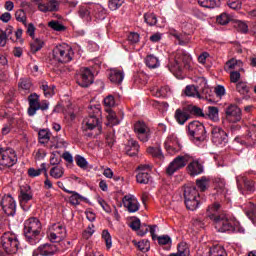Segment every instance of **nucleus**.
<instances>
[{"label": "nucleus", "mask_w": 256, "mask_h": 256, "mask_svg": "<svg viewBox=\"0 0 256 256\" xmlns=\"http://www.w3.org/2000/svg\"><path fill=\"white\" fill-rule=\"evenodd\" d=\"M132 243L135 245V247H138L139 251H143L144 253L149 251L150 244L147 240H142L139 242H137V240H133Z\"/></svg>", "instance_id": "obj_47"}, {"label": "nucleus", "mask_w": 256, "mask_h": 256, "mask_svg": "<svg viewBox=\"0 0 256 256\" xmlns=\"http://www.w3.org/2000/svg\"><path fill=\"white\" fill-rule=\"evenodd\" d=\"M247 217L255 223L256 221V206L252 203H250V209L246 212Z\"/></svg>", "instance_id": "obj_61"}, {"label": "nucleus", "mask_w": 256, "mask_h": 256, "mask_svg": "<svg viewBox=\"0 0 256 256\" xmlns=\"http://www.w3.org/2000/svg\"><path fill=\"white\" fill-rule=\"evenodd\" d=\"M151 91L154 97H167V93H169V87L164 86L162 88H153Z\"/></svg>", "instance_id": "obj_46"}, {"label": "nucleus", "mask_w": 256, "mask_h": 256, "mask_svg": "<svg viewBox=\"0 0 256 256\" xmlns=\"http://www.w3.org/2000/svg\"><path fill=\"white\" fill-rule=\"evenodd\" d=\"M130 149L127 150V155L135 157L139 153V142L135 140H129Z\"/></svg>", "instance_id": "obj_40"}, {"label": "nucleus", "mask_w": 256, "mask_h": 256, "mask_svg": "<svg viewBox=\"0 0 256 256\" xmlns=\"http://www.w3.org/2000/svg\"><path fill=\"white\" fill-rule=\"evenodd\" d=\"M44 171L45 177H49V174H47V164L42 163L39 169L35 168H29L28 169V175L29 177H39L41 173Z\"/></svg>", "instance_id": "obj_31"}, {"label": "nucleus", "mask_w": 256, "mask_h": 256, "mask_svg": "<svg viewBox=\"0 0 256 256\" xmlns=\"http://www.w3.org/2000/svg\"><path fill=\"white\" fill-rule=\"evenodd\" d=\"M123 3H125V0H108V7L110 11H117L123 6Z\"/></svg>", "instance_id": "obj_49"}, {"label": "nucleus", "mask_w": 256, "mask_h": 256, "mask_svg": "<svg viewBox=\"0 0 256 256\" xmlns=\"http://www.w3.org/2000/svg\"><path fill=\"white\" fill-rule=\"evenodd\" d=\"M15 19L19 23H22L25 27H27V13L25 10L19 9L15 12Z\"/></svg>", "instance_id": "obj_44"}, {"label": "nucleus", "mask_w": 256, "mask_h": 256, "mask_svg": "<svg viewBox=\"0 0 256 256\" xmlns=\"http://www.w3.org/2000/svg\"><path fill=\"white\" fill-rule=\"evenodd\" d=\"M187 169L191 177H196V175H201V173H203L204 171L203 164H201L198 160H193L188 165Z\"/></svg>", "instance_id": "obj_25"}, {"label": "nucleus", "mask_w": 256, "mask_h": 256, "mask_svg": "<svg viewBox=\"0 0 256 256\" xmlns=\"http://www.w3.org/2000/svg\"><path fill=\"white\" fill-rule=\"evenodd\" d=\"M67 235V229L61 223L53 224L48 234V239L51 243H59L63 241Z\"/></svg>", "instance_id": "obj_11"}, {"label": "nucleus", "mask_w": 256, "mask_h": 256, "mask_svg": "<svg viewBox=\"0 0 256 256\" xmlns=\"http://www.w3.org/2000/svg\"><path fill=\"white\" fill-rule=\"evenodd\" d=\"M144 21L150 25V27H153V25H157V16L154 13H146L144 15Z\"/></svg>", "instance_id": "obj_51"}, {"label": "nucleus", "mask_w": 256, "mask_h": 256, "mask_svg": "<svg viewBox=\"0 0 256 256\" xmlns=\"http://www.w3.org/2000/svg\"><path fill=\"white\" fill-rule=\"evenodd\" d=\"M198 4L201 7H205L206 9H215V7H219L221 5L220 0H198Z\"/></svg>", "instance_id": "obj_35"}, {"label": "nucleus", "mask_w": 256, "mask_h": 256, "mask_svg": "<svg viewBox=\"0 0 256 256\" xmlns=\"http://www.w3.org/2000/svg\"><path fill=\"white\" fill-rule=\"evenodd\" d=\"M138 171L140 172L136 175L137 183L147 185L151 181V165L141 164L138 166Z\"/></svg>", "instance_id": "obj_17"}, {"label": "nucleus", "mask_w": 256, "mask_h": 256, "mask_svg": "<svg viewBox=\"0 0 256 256\" xmlns=\"http://www.w3.org/2000/svg\"><path fill=\"white\" fill-rule=\"evenodd\" d=\"M94 13H95L96 19H105L107 15L106 10H104V8H102L101 5L94 6Z\"/></svg>", "instance_id": "obj_55"}, {"label": "nucleus", "mask_w": 256, "mask_h": 256, "mask_svg": "<svg viewBox=\"0 0 256 256\" xmlns=\"http://www.w3.org/2000/svg\"><path fill=\"white\" fill-rule=\"evenodd\" d=\"M21 123H23V119L11 117L8 119V124L4 125L2 128V135H9L11 133V129L17 127L21 128Z\"/></svg>", "instance_id": "obj_24"}, {"label": "nucleus", "mask_w": 256, "mask_h": 256, "mask_svg": "<svg viewBox=\"0 0 256 256\" xmlns=\"http://www.w3.org/2000/svg\"><path fill=\"white\" fill-rule=\"evenodd\" d=\"M189 255H190V251H189V247H187V244L180 243L178 245L177 253H172L169 256H189Z\"/></svg>", "instance_id": "obj_41"}, {"label": "nucleus", "mask_w": 256, "mask_h": 256, "mask_svg": "<svg viewBox=\"0 0 256 256\" xmlns=\"http://www.w3.org/2000/svg\"><path fill=\"white\" fill-rule=\"evenodd\" d=\"M122 203L129 213H137V211H139V201H137V198L133 195L124 196Z\"/></svg>", "instance_id": "obj_20"}, {"label": "nucleus", "mask_w": 256, "mask_h": 256, "mask_svg": "<svg viewBox=\"0 0 256 256\" xmlns=\"http://www.w3.org/2000/svg\"><path fill=\"white\" fill-rule=\"evenodd\" d=\"M221 204L215 202L208 207L206 215L213 221V225L218 233H237L239 231V222H234L227 218L225 214H219Z\"/></svg>", "instance_id": "obj_1"}, {"label": "nucleus", "mask_w": 256, "mask_h": 256, "mask_svg": "<svg viewBox=\"0 0 256 256\" xmlns=\"http://www.w3.org/2000/svg\"><path fill=\"white\" fill-rule=\"evenodd\" d=\"M134 132L142 143H147L151 138V129L143 121H138L134 124Z\"/></svg>", "instance_id": "obj_13"}, {"label": "nucleus", "mask_w": 256, "mask_h": 256, "mask_svg": "<svg viewBox=\"0 0 256 256\" xmlns=\"http://www.w3.org/2000/svg\"><path fill=\"white\" fill-rule=\"evenodd\" d=\"M212 143H214V145L227 143V133L219 126L212 128Z\"/></svg>", "instance_id": "obj_19"}, {"label": "nucleus", "mask_w": 256, "mask_h": 256, "mask_svg": "<svg viewBox=\"0 0 256 256\" xmlns=\"http://www.w3.org/2000/svg\"><path fill=\"white\" fill-rule=\"evenodd\" d=\"M108 78L114 85H121V83H123V79H125V72L118 68H111L108 71Z\"/></svg>", "instance_id": "obj_21"}, {"label": "nucleus", "mask_w": 256, "mask_h": 256, "mask_svg": "<svg viewBox=\"0 0 256 256\" xmlns=\"http://www.w3.org/2000/svg\"><path fill=\"white\" fill-rule=\"evenodd\" d=\"M191 161L189 154L177 156L166 168V174L169 176L174 175L180 169H183L187 163Z\"/></svg>", "instance_id": "obj_9"}, {"label": "nucleus", "mask_w": 256, "mask_h": 256, "mask_svg": "<svg viewBox=\"0 0 256 256\" xmlns=\"http://www.w3.org/2000/svg\"><path fill=\"white\" fill-rule=\"evenodd\" d=\"M181 147V142H179V138H177L175 134L169 135L164 142V148L166 149L167 153H169V155H175V153H179Z\"/></svg>", "instance_id": "obj_14"}, {"label": "nucleus", "mask_w": 256, "mask_h": 256, "mask_svg": "<svg viewBox=\"0 0 256 256\" xmlns=\"http://www.w3.org/2000/svg\"><path fill=\"white\" fill-rule=\"evenodd\" d=\"M20 91H24V93H31V88L33 87V83L29 78H22L18 84Z\"/></svg>", "instance_id": "obj_32"}, {"label": "nucleus", "mask_w": 256, "mask_h": 256, "mask_svg": "<svg viewBox=\"0 0 256 256\" xmlns=\"http://www.w3.org/2000/svg\"><path fill=\"white\" fill-rule=\"evenodd\" d=\"M88 109L90 117L83 120V129L84 131H93V129H97L95 135H101V132L103 131L101 124H99L101 109L93 106H90Z\"/></svg>", "instance_id": "obj_5"}, {"label": "nucleus", "mask_w": 256, "mask_h": 256, "mask_svg": "<svg viewBox=\"0 0 256 256\" xmlns=\"http://www.w3.org/2000/svg\"><path fill=\"white\" fill-rule=\"evenodd\" d=\"M234 27L237 29V31H239V33H247L249 31V26L247 23L241 20H237L234 24Z\"/></svg>", "instance_id": "obj_53"}, {"label": "nucleus", "mask_w": 256, "mask_h": 256, "mask_svg": "<svg viewBox=\"0 0 256 256\" xmlns=\"http://www.w3.org/2000/svg\"><path fill=\"white\" fill-rule=\"evenodd\" d=\"M78 15L80 19H83L89 23V21H91V7H89L87 4L79 6Z\"/></svg>", "instance_id": "obj_28"}, {"label": "nucleus", "mask_w": 256, "mask_h": 256, "mask_svg": "<svg viewBox=\"0 0 256 256\" xmlns=\"http://www.w3.org/2000/svg\"><path fill=\"white\" fill-rule=\"evenodd\" d=\"M39 143L45 145V143H49L51 139V133L47 129H42L38 132Z\"/></svg>", "instance_id": "obj_39"}, {"label": "nucleus", "mask_w": 256, "mask_h": 256, "mask_svg": "<svg viewBox=\"0 0 256 256\" xmlns=\"http://www.w3.org/2000/svg\"><path fill=\"white\" fill-rule=\"evenodd\" d=\"M168 67L173 75L179 77L183 69H191V56L183 50H178L174 56V62L170 63Z\"/></svg>", "instance_id": "obj_3"}, {"label": "nucleus", "mask_w": 256, "mask_h": 256, "mask_svg": "<svg viewBox=\"0 0 256 256\" xmlns=\"http://www.w3.org/2000/svg\"><path fill=\"white\" fill-rule=\"evenodd\" d=\"M76 83L80 87H89L93 83V73L89 68H82L76 76Z\"/></svg>", "instance_id": "obj_16"}, {"label": "nucleus", "mask_w": 256, "mask_h": 256, "mask_svg": "<svg viewBox=\"0 0 256 256\" xmlns=\"http://www.w3.org/2000/svg\"><path fill=\"white\" fill-rule=\"evenodd\" d=\"M40 89H42L44 96L47 97L48 99L50 97H53V95H55V86L49 85L47 82H43L42 85L40 86Z\"/></svg>", "instance_id": "obj_36"}, {"label": "nucleus", "mask_w": 256, "mask_h": 256, "mask_svg": "<svg viewBox=\"0 0 256 256\" xmlns=\"http://www.w3.org/2000/svg\"><path fill=\"white\" fill-rule=\"evenodd\" d=\"M75 161H76V165L80 167V169H86L87 160L84 157L77 155L75 158Z\"/></svg>", "instance_id": "obj_64"}, {"label": "nucleus", "mask_w": 256, "mask_h": 256, "mask_svg": "<svg viewBox=\"0 0 256 256\" xmlns=\"http://www.w3.org/2000/svg\"><path fill=\"white\" fill-rule=\"evenodd\" d=\"M37 251L41 256H53L55 255V253H57V251H59V248L57 247V245L53 243H50V244L46 243V244L40 245Z\"/></svg>", "instance_id": "obj_22"}, {"label": "nucleus", "mask_w": 256, "mask_h": 256, "mask_svg": "<svg viewBox=\"0 0 256 256\" xmlns=\"http://www.w3.org/2000/svg\"><path fill=\"white\" fill-rule=\"evenodd\" d=\"M43 226L37 217H30L24 222V237L30 245H37L41 241V231Z\"/></svg>", "instance_id": "obj_2"}, {"label": "nucleus", "mask_w": 256, "mask_h": 256, "mask_svg": "<svg viewBox=\"0 0 256 256\" xmlns=\"http://www.w3.org/2000/svg\"><path fill=\"white\" fill-rule=\"evenodd\" d=\"M238 65H239V61L232 58L226 62L224 69H225V71H233V70L237 69Z\"/></svg>", "instance_id": "obj_59"}, {"label": "nucleus", "mask_w": 256, "mask_h": 256, "mask_svg": "<svg viewBox=\"0 0 256 256\" xmlns=\"http://www.w3.org/2000/svg\"><path fill=\"white\" fill-rule=\"evenodd\" d=\"M33 199V194L27 190L26 192L21 190L20 192V203L23 205V203H28V201H31Z\"/></svg>", "instance_id": "obj_57"}, {"label": "nucleus", "mask_w": 256, "mask_h": 256, "mask_svg": "<svg viewBox=\"0 0 256 256\" xmlns=\"http://www.w3.org/2000/svg\"><path fill=\"white\" fill-rule=\"evenodd\" d=\"M48 27H50V29H53V31H58V32L67 31V27H65V25L61 24L57 20L50 21L48 23Z\"/></svg>", "instance_id": "obj_45"}, {"label": "nucleus", "mask_w": 256, "mask_h": 256, "mask_svg": "<svg viewBox=\"0 0 256 256\" xmlns=\"http://www.w3.org/2000/svg\"><path fill=\"white\" fill-rule=\"evenodd\" d=\"M209 256H225V250L220 246H216L210 249Z\"/></svg>", "instance_id": "obj_62"}, {"label": "nucleus", "mask_w": 256, "mask_h": 256, "mask_svg": "<svg viewBox=\"0 0 256 256\" xmlns=\"http://www.w3.org/2000/svg\"><path fill=\"white\" fill-rule=\"evenodd\" d=\"M17 164V153L13 148H4L0 150V165L2 167H13Z\"/></svg>", "instance_id": "obj_10"}, {"label": "nucleus", "mask_w": 256, "mask_h": 256, "mask_svg": "<svg viewBox=\"0 0 256 256\" xmlns=\"http://www.w3.org/2000/svg\"><path fill=\"white\" fill-rule=\"evenodd\" d=\"M185 95H187V97H201L199 90H197V87L194 85L186 86Z\"/></svg>", "instance_id": "obj_48"}, {"label": "nucleus", "mask_w": 256, "mask_h": 256, "mask_svg": "<svg viewBox=\"0 0 256 256\" xmlns=\"http://www.w3.org/2000/svg\"><path fill=\"white\" fill-rule=\"evenodd\" d=\"M0 205L5 215L8 217H13V215H15L16 204L11 195H4L1 199Z\"/></svg>", "instance_id": "obj_15"}, {"label": "nucleus", "mask_w": 256, "mask_h": 256, "mask_svg": "<svg viewBox=\"0 0 256 256\" xmlns=\"http://www.w3.org/2000/svg\"><path fill=\"white\" fill-rule=\"evenodd\" d=\"M224 112L229 123H239L243 119V111L236 104H229Z\"/></svg>", "instance_id": "obj_12"}, {"label": "nucleus", "mask_w": 256, "mask_h": 256, "mask_svg": "<svg viewBox=\"0 0 256 256\" xmlns=\"http://www.w3.org/2000/svg\"><path fill=\"white\" fill-rule=\"evenodd\" d=\"M44 42L42 40L36 39L30 44L31 53L35 54L37 51L43 49Z\"/></svg>", "instance_id": "obj_50"}, {"label": "nucleus", "mask_w": 256, "mask_h": 256, "mask_svg": "<svg viewBox=\"0 0 256 256\" xmlns=\"http://www.w3.org/2000/svg\"><path fill=\"white\" fill-rule=\"evenodd\" d=\"M236 183L239 191H248V193L255 192V182L243 175L236 177Z\"/></svg>", "instance_id": "obj_18"}, {"label": "nucleus", "mask_w": 256, "mask_h": 256, "mask_svg": "<svg viewBox=\"0 0 256 256\" xmlns=\"http://www.w3.org/2000/svg\"><path fill=\"white\" fill-rule=\"evenodd\" d=\"M107 120L110 125H119L120 121L119 118H117V113L113 110L108 111Z\"/></svg>", "instance_id": "obj_52"}, {"label": "nucleus", "mask_w": 256, "mask_h": 256, "mask_svg": "<svg viewBox=\"0 0 256 256\" xmlns=\"http://www.w3.org/2000/svg\"><path fill=\"white\" fill-rule=\"evenodd\" d=\"M236 90L240 95H249L251 88L247 85V82L240 81L236 84Z\"/></svg>", "instance_id": "obj_43"}, {"label": "nucleus", "mask_w": 256, "mask_h": 256, "mask_svg": "<svg viewBox=\"0 0 256 256\" xmlns=\"http://www.w3.org/2000/svg\"><path fill=\"white\" fill-rule=\"evenodd\" d=\"M28 115L29 117H33L39 109L41 111H47L49 109V102L47 100H43L39 102V95L37 93L30 94L28 97Z\"/></svg>", "instance_id": "obj_7"}, {"label": "nucleus", "mask_w": 256, "mask_h": 256, "mask_svg": "<svg viewBox=\"0 0 256 256\" xmlns=\"http://www.w3.org/2000/svg\"><path fill=\"white\" fill-rule=\"evenodd\" d=\"M148 155L154 157V159H165L163 155V151H161V147H148L147 148Z\"/></svg>", "instance_id": "obj_37"}, {"label": "nucleus", "mask_w": 256, "mask_h": 256, "mask_svg": "<svg viewBox=\"0 0 256 256\" xmlns=\"http://www.w3.org/2000/svg\"><path fill=\"white\" fill-rule=\"evenodd\" d=\"M38 9L42 13L59 11V1H57V0H48L47 2L39 3L38 4Z\"/></svg>", "instance_id": "obj_23"}, {"label": "nucleus", "mask_w": 256, "mask_h": 256, "mask_svg": "<svg viewBox=\"0 0 256 256\" xmlns=\"http://www.w3.org/2000/svg\"><path fill=\"white\" fill-rule=\"evenodd\" d=\"M145 63L149 69H157V67H159V59L154 55H148L145 59Z\"/></svg>", "instance_id": "obj_42"}, {"label": "nucleus", "mask_w": 256, "mask_h": 256, "mask_svg": "<svg viewBox=\"0 0 256 256\" xmlns=\"http://www.w3.org/2000/svg\"><path fill=\"white\" fill-rule=\"evenodd\" d=\"M174 117L179 125H185V123H187V121H189V119L191 118L189 112H187V109H177L175 111Z\"/></svg>", "instance_id": "obj_26"}, {"label": "nucleus", "mask_w": 256, "mask_h": 256, "mask_svg": "<svg viewBox=\"0 0 256 256\" xmlns=\"http://www.w3.org/2000/svg\"><path fill=\"white\" fill-rule=\"evenodd\" d=\"M184 199L185 201H190L192 199H199V192L195 186H187L184 189Z\"/></svg>", "instance_id": "obj_29"}, {"label": "nucleus", "mask_w": 256, "mask_h": 256, "mask_svg": "<svg viewBox=\"0 0 256 256\" xmlns=\"http://www.w3.org/2000/svg\"><path fill=\"white\" fill-rule=\"evenodd\" d=\"M64 191L65 193H69L71 195L69 198L71 205H79V203H81V201L85 199L83 196L79 195V193L75 191H71L67 189H64Z\"/></svg>", "instance_id": "obj_34"}, {"label": "nucleus", "mask_w": 256, "mask_h": 256, "mask_svg": "<svg viewBox=\"0 0 256 256\" xmlns=\"http://www.w3.org/2000/svg\"><path fill=\"white\" fill-rule=\"evenodd\" d=\"M2 247L8 255H15L19 251V239L15 234L5 233L2 236Z\"/></svg>", "instance_id": "obj_8"}, {"label": "nucleus", "mask_w": 256, "mask_h": 256, "mask_svg": "<svg viewBox=\"0 0 256 256\" xmlns=\"http://www.w3.org/2000/svg\"><path fill=\"white\" fill-rule=\"evenodd\" d=\"M211 183V178L207 176H202L201 178L196 180V187L202 191L205 192L207 189H209V185Z\"/></svg>", "instance_id": "obj_30"}, {"label": "nucleus", "mask_w": 256, "mask_h": 256, "mask_svg": "<svg viewBox=\"0 0 256 256\" xmlns=\"http://www.w3.org/2000/svg\"><path fill=\"white\" fill-rule=\"evenodd\" d=\"M74 55L73 48L69 44L63 43L53 48L52 61L60 63V65H65V63H71L73 61Z\"/></svg>", "instance_id": "obj_4"}, {"label": "nucleus", "mask_w": 256, "mask_h": 256, "mask_svg": "<svg viewBox=\"0 0 256 256\" xmlns=\"http://www.w3.org/2000/svg\"><path fill=\"white\" fill-rule=\"evenodd\" d=\"M188 135L194 139V141L203 142L207 139V130L203 123L192 121L188 124Z\"/></svg>", "instance_id": "obj_6"}, {"label": "nucleus", "mask_w": 256, "mask_h": 256, "mask_svg": "<svg viewBox=\"0 0 256 256\" xmlns=\"http://www.w3.org/2000/svg\"><path fill=\"white\" fill-rule=\"evenodd\" d=\"M188 112L190 115H195L196 117H205V113H203V109L197 106H189Z\"/></svg>", "instance_id": "obj_58"}, {"label": "nucleus", "mask_w": 256, "mask_h": 256, "mask_svg": "<svg viewBox=\"0 0 256 256\" xmlns=\"http://www.w3.org/2000/svg\"><path fill=\"white\" fill-rule=\"evenodd\" d=\"M227 5L230 9H234L235 11H238V9H241L242 7L240 0H228Z\"/></svg>", "instance_id": "obj_63"}, {"label": "nucleus", "mask_w": 256, "mask_h": 256, "mask_svg": "<svg viewBox=\"0 0 256 256\" xmlns=\"http://www.w3.org/2000/svg\"><path fill=\"white\" fill-rule=\"evenodd\" d=\"M204 117H208L211 121H219V108L215 106H208V111L204 114Z\"/></svg>", "instance_id": "obj_33"}, {"label": "nucleus", "mask_w": 256, "mask_h": 256, "mask_svg": "<svg viewBox=\"0 0 256 256\" xmlns=\"http://www.w3.org/2000/svg\"><path fill=\"white\" fill-rule=\"evenodd\" d=\"M216 21L219 25H227L231 21V18L227 13H222L220 16L216 18Z\"/></svg>", "instance_id": "obj_60"}, {"label": "nucleus", "mask_w": 256, "mask_h": 256, "mask_svg": "<svg viewBox=\"0 0 256 256\" xmlns=\"http://www.w3.org/2000/svg\"><path fill=\"white\" fill-rule=\"evenodd\" d=\"M186 208L190 211H195L199 207V198H194L192 200H185Z\"/></svg>", "instance_id": "obj_56"}, {"label": "nucleus", "mask_w": 256, "mask_h": 256, "mask_svg": "<svg viewBox=\"0 0 256 256\" xmlns=\"http://www.w3.org/2000/svg\"><path fill=\"white\" fill-rule=\"evenodd\" d=\"M65 175V169L61 166H54L50 169V177L53 179H61Z\"/></svg>", "instance_id": "obj_38"}, {"label": "nucleus", "mask_w": 256, "mask_h": 256, "mask_svg": "<svg viewBox=\"0 0 256 256\" xmlns=\"http://www.w3.org/2000/svg\"><path fill=\"white\" fill-rule=\"evenodd\" d=\"M102 239H104L107 249H111V247H113V240L111 239V234L109 233V230L102 231Z\"/></svg>", "instance_id": "obj_54"}, {"label": "nucleus", "mask_w": 256, "mask_h": 256, "mask_svg": "<svg viewBox=\"0 0 256 256\" xmlns=\"http://www.w3.org/2000/svg\"><path fill=\"white\" fill-rule=\"evenodd\" d=\"M170 35L174 37L178 41V45H188L191 41V36H189L187 33H179L177 31L170 32Z\"/></svg>", "instance_id": "obj_27"}]
</instances>
